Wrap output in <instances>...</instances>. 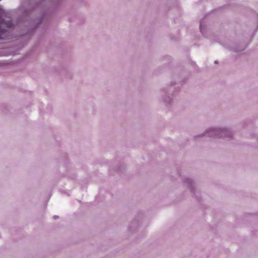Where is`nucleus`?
I'll list each match as a JSON object with an SVG mask.
<instances>
[{"label":"nucleus","instance_id":"obj_2","mask_svg":"<svg viewBox=\"0 0 258 258\" xmlns=\"http://www.w3.org/2000/svg\"><path fill=\"white\" fill-rule=\"evenodd\" d=\"M53 217H54V219H57L58 218V216H54Z\"/></svg>","mask_w":258,"mask_h":258},{"label":"nucleus","instance_id":"obj_3","mask_svg":"<svg viewBox=\"0 0 258 258\" xmlns=\"http://www.w3.org/2000/svg\"><path fill=\"white\" fill-rule=\"evenodd\" d=\"M221 132H222V133H225V132H226V131H225V130H222V131H221Z\"/></svg>","mask_w":258,"mask_h":258},{"label":"nucleus","instance_id":"obj_1","mask_svg":"<svg viewBox=\"0 0 258 258\" xmlns=\"http://www.w3.org/2000/svg\"><path fill=\"white\" fill-rule=\"evenodd\" d=\"M13 26L11 20L6 21L2 20L0 21V39L3 38V34L5 32L6 28H10Z\"/></svg>","mask_w":258,"mask_h":258},{"label":"nucleus","instance_id":"obj_4","mask_svg":"<svg viewBox=\"0 0 258 258\" xmlns=\"http://www.w3.org/2000/svg\"><path fill=\"white\" fill-rule=\"evenodd\" d=\"M215 63H217L218 62H217V61H215Z\"/></svg>","mask_w":258,"mask_h":258}]
</instances>
